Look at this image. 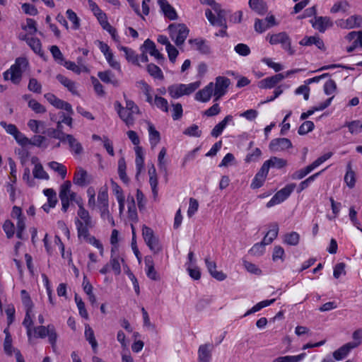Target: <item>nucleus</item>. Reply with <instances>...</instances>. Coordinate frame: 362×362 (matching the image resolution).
Here are the masks:
<instances>
[{"label": "nucleus", "instance_id": "nucleus-57", "mask_svg": "<svg viewBox=\"0 0 362 362\" xmlns=\"http://www.w3.org/2000/svg\"><path fill=\"white\" fill-rule=\"evenodd\" d=\"M262 156V151L259 148H255L252 152L247 154L245 162L247 163L257 162Z\"/></svg>", "mask_w": 362, "mask_h": 362}, {"label": "nucleus", "instance_id": "nucleus-12", "mask_svg": "<svg viewBox=\"0 0 362 362\" xmlns=\"http://www.w3.org/2000/svg\"><path fill=\"white\" fill-rule=\"evenodd\" d=\"M45 98L51 105H52L56 108L60 109V110H64L68 113H70L71 115L74 114V110L72 109L71 104L58 98L54 94L49 93H46L45 95Z\"/></svg>", "mask_w": 362, "mask_h": 362}, {"label": "nucleus", "instance_id": "nucleus-59", "mask_svg": "<svg viewBox=\"0 0 362 362\" xmlns=\"http://www.w3.org/2000/svg\"><path fill=\"white\" fill-rule=\"evenodd\" d=\"M33 176L37 179L48 180L49 175L44 170L42 165L40 163H36L33 171Z\"/></svg>", "mask_w": 362, "mask_h": 362}, {"label": "nucleus", "instance_id": "nucleus-27", "mask_svg": "<svg viewBox=\"0 0 362 362\" xmlns=\"http://www.w3.org/2000/svg\"><path fill=\"white\" fill-rule=\"evenodd\" d=\"M233 118L232 115H229L226 116L222 121H221L214 127L211 132V135L215 138L219 136L222 134L227 124L233 121Z\"/></svg>", "mask_w": 362, "mask_h": 362}, {"label": "nucleus", "instance_id": "nucleus-48", "mask_svg": "<svg viewBox=\"0 0 362 362\" xmlns=\"http://www.w3.org/2000/svg\"><path fill=\"white\" fill-rule=\"evenodd\" d=\"M325 169L322 170L321 171L316 173L311 176L308 177L305 180L302 181L298 186V189L297 192L298 193L301 192L303 190L309 187V185L315 180V179L323 172Z\"/></svg>", "mask_w": 362, "mask_h": 362}, {"label": "nucleus", "instance_id": "nucleus-63", "mask_svg": "<svg viewBox=\"0 0 362 362\" xmlns=\"http://www.w3.org/2000/svg\"><path fill=\"white\" fill-rule=\"evenodd\" d=\"M99 210L101 218L104 221H107V222L110 223L112 226H114L115 223L113 217L110 213L109 206L100 207L99 208Z\"/></svg>", "mask_w": 362, "mask_h": 362}, {"label": "nucleus", "instance_id": "nucleus-13", "mask_svg": "<svg viewBox=\"0 0 362 362\" xmlns=\"http://www.w3.org/2000/svg\"><path fill=\"white\" fill-rule=\"evenodd\" d=\"M310 22L320 33H325L327 28L333 25L331 18L328 16H315Z\"/></svg>", "mask_w": 362, "mask_h": 362}, {"label": "nucleus", "instance_id": "nucleus-31", "mask_svg": "<svg viewBox=\"0 0 362 362\" xmlns=\"http://www.w3.org/2000/svg\"><path fill=\"white\" fill-rule=\"evenodd\" d=\"M279 233V226L276 223L270 225V229L264 237L262 241L264 245L271 244L277 237Z\"/></svg>", "mask_w": 362, "mask_h": 362}, {"label": "nucleus", "instance_id": "nucleus-25", "mask_svg": "<svg viewBox=\"0 0 362 362\" xmlns=\"http://www.w3.org/2000/svg\"><path fill=\"white\" fill-rule=\"evenodd\" d=\"M268 171L262 165L257 173L255 175L252 182L251 183V187L252 189H258L261 187L268 175Z\"/></svg>", "mask_w": 362, "mask_h": 362}, {"label": "nucleus", "instance_id": "nucleus-40", "mask_svg": "<svg viewBox=\"0 0 362 362\" xmlns=\"http://www.w3.org/2000/svg\"><path fill=\"white\" fill-rule=\"evenodd\" d=\"M144 47L148 53L157 59H163V55L156 49L155 43L149 39L144 41Z\"/></svg>", "mask_w": 362, "mask_h": 362}, {"label": "nucleus", "instance_id": "nucleus-4", "mask_svg": "<svg viewBox=\"0 0 362 362\" xmlns=\"http://www.w3.org/2000/svg\"><path fill=\"white\" fill-rule=\"evenodd\" d=\"M170 37L177 46L182 45L189 35V29L183 23H172L168 28Z\"/></svg>", "mask_w": 362, "mask_h": 362}, {"label": "nucleus", "instance_id": "nucleus-7", "mask_svg": "<svg viewBox=\"0 0 362 362\" xmlns=\"http://www.w3.org/2000/svg\"><path fill=\"white\" fill-rule=\"evenodd\" d=\"M142 236L149 249L155 254L162 250L159 239L154 235L153 230L146 226L142 227Z\"/></svg>", "mask_w": 362, "mask_h": 362}, {"label": "nucleus", "instance_id": "nucleus-62", "mask_svg": "<svg viewBox=\"0 0 362 362\" xmlns=\"http://www.w3.org/2000/svg\"><path fill=\"white\" fill-rule=\"evenodd\" d=\"M172 117L174 120H177L182 117L183 109L180 103H172Z\"/></svg>", "mask_w": 362, "mask_h": 362}, {"label": "nucleus", "instance_id": "nucleus-41", "mask_svg": "<svg viewBox=\"0 0 362 362\" xmlns=\"http://www.w3.org/2000/svg\"><path fill=\"white\" fill-rule=\"evenodd\" d=\"M126 162L124 158H121L118 160V175L120 180L125 184L129 183V177L126 173Z\"/></svg>", "mask_w": 362, "mask_h": 362}, {"label": "nucleus", "instance_id": "nucleus-46", "mask_svg": "<svg viewBox=\"0 0 362 362\" xmlns=\"http://www.w3.org/2000/svg\"><path fill=\"white\" fill-rule=\"evenodd\" d=\"M48 166L54 172L57 173L63 180L66 177L67 170L66 166L63 164L57 161H51L48 163Z\"/></svg>", "mask_w": 362, "mask_h": 362}, {"label": "nucleus", "instance_id": "nucleus-21", "mask_svg": "<svg viewBox=\"0 0 362 362\" xmlns=\"http://www.w3.org/2000/svg\"><path fill=\"white\" fill-rule=\"evenodd\" d=\"M89 175L86 170L81 167H78L74 174V183L78 186H86L90 182Z\"/></svg>", "mask_w": 362, "mask_h": 362}, {"label": "nucleus", "instance_id": "nucleus-10", "mask_svg": "<svg viewBox=\"0 0 362 362\" xmlns=\"http://www.w3.org/2000/svg\"><path fill=\"white\" fill-rule=\"evenodd\" d=\"M230 85V79L224 76L216 78V83L214 84V95L215 100H219L227 92Z\"/></svg>", "mask_w": 362, "mask_h": 362}, {"label": "nucleus", "instance_id": "nucleus-64", "mask_svg": "<svg viewBox=\"0 0 362 362\" xmlns=\"http://www.w3.org/2000/svg\"><path fill=\"white\" fill-rule=\"evenodd\" d=\"M22 303L25 306V310H33V303L30 299L29 293L25 290L21 291Z\"/></svg>", "mask_w": 362, "mask_h": 362}, {"label": "nucleus", "instance_id": "nucleus-37", "mask_svg": "<svg viewBox=\"0 0 362 362\" xmlns=\"http://www.w3.org/2000/svg\"><path fill=\"white\" fill-rule=\"evenodd\" d=\"M84 334L86 339L91 345L93 351L96 353L98 349V342L95 339L94 332L89 325H86Z\"/></svg>", "mask_w": 362, "mask_h": 362}, {"label": "nucleus", "instance_id": "nucleus-49", "mask_svg": "<svg viewBox=\"0 0 362 362\" xmlns=\"http://www.w3.org/2000/svg\"><path fill=\"white\" fill-rule=\"evenodd\" d=\"M314 169L315 168L313 167V165L310 164L304 168H302L294 172L291 175V178L293 180H301L307 175H308L310 173H311Z\"/></svg>", "mask_w": 362, "mask_h": 362}, {"label": "nucleus", "instance_id": "nucleus-17", "mask_svg": "<svg viewBox=\"0 0 362 362\" xmlns=\"http://www.w3.org/2000/svg\"><path fill=\"white\" fill-rule=\"evenodd\" d=\"M360 344V342H349L341 346L333 353V357L337 361H340L344 358L351 349L357 347Z\"/></svg>", "mask_w": 362, "mask_h": 362}, {"label": "nucleus", "instance_id": "nucleus-9", "mask_svg": "<svg viewBox=\"0 0 362 362\" xmlns=\"http://www.w3.org/2000/svg\"><path fill=\"white\" fill-rule=\"evenodd\" d=\"M227 13L228 12L226 10L223 9L222 12L216 13L217 16H216V15L213 13L211 10H210L209 8H207L205 11V16L207 20L212 25L219 26L225 29L227 28L226 18Z\"/></svg>", "mask_w": 362, "mask_h": 362}, {"label": "nucleus", "instance_id": "nucleus-38", "mask_svg": "<svg viewBox=\"0 0 362 362\" xmlns=\"http://www.w3.org/2000/svg\"><path fill=\"white\" fill-rule=\"evenodd\" d=\"M344 182L350 189L354 188L355 186L356 174L351 168V163H349L346 165V173L344 176Z\"/></svg>", "mask_w": 362, "mask_h": 362}, {"label": "nucleus", "instance_id": "nucleus-47", "mask_svg": "<svg viewBox=\"0 0 362 362\" xmlns=\"http://www.w3.org/2000/svg\"><path fill=\"white\" fill-rule=\"evenodd\" d=\"M275 301V299H271V300H262L258 303H257L255 305H254L251 309L248 310L244 315V317H246L249 315L253 314L256 312L259 311L261 309L267 307L270 305H272Z\"/></svg>", "mask_w": 362, "mask_h": 362}, {"label": "nucleus", "instance_id": "nucleus-39", "mask_svg": "<svg viewBox=\"0 0 362 362\" xmlns=\"http://www.w3.org/2000/svg\"><path fill=\"white\" fill-rule=\"evenodd\" d=\"M98 208L109 206L108 194L107 186L100 187L98 194Z\"/></svg>", "mask_w": 362, "mask_h": 362}, {"label": "nucleus", "instance_id": "nucleus-6", "mask_svg": "<svg viewBox=\"0 0 362 362\" xmlns=\"http://www.w3.org/2000/svg\"><path fill=\"white\" fill-rule=\"evenodd\" d=\"M33 331L35 337L44 339L47 337L48 341L52 345V349H55L57 340V334L55 327L53 325L49 324L47 326L40 325L35 327Z\"/></svg>", "mask_w": 362, "mask_h": 362}, {"label": "nucleus", "instance_id": "nucleus-44", "mask_svg": "<svg viewBox=\"0 0 362 362\" xmlns=\"http://www.w3.org/2000/svg\"><path fill=\"white\" fill-rule=\"evenodd\" d=\"M350 7L349 3L346 0L337 1L330 8V13H337L338 12H346Z\"/></svg>", "mask_w": 362, "mask_h": 362}, {"label": "nucleus", "instance_id": "nucleus-22", "mask_svg": "<svg viewBox=\"0 0 362 362\" xmlns=\"http://www.w3.org/2000/svg\"><path fill=\"white\" fill-rule=\"evenodd\" d=\"M287 165V160L278 158L276 156H272L269 160L264 162L262 166L269 172L270 168L281 169Z\"/></svg>", "mask_w": 362, "mask_h": 362}, {"label": "nucleus", "instance_id": "nucleus-16", "mask_svg": "<svg viewBox=\"0 0 362 362\" xmlns=\"http://www.w3.org/2000/svg\"><path fill=\"white\" fill-rule=\"evenodd\" d=\"M158 4L165 18L171 21L176 20L178 18L175 9L167 0H158Z\"/></svg>", "mask_w": 362, "mask_h": 362}, {"label": "nucleus", "instance_id": "nucleus-20", "mask_svg": "<svg viewBox=\"0 0 362 362\" xmlns=\"http://www.w3.org/2000/svg\"><path fill=\"white\" fill-rule=\"evenodd\" d=\"M189 43L192 45L194 49L199 51L202 54H209L211 53V47L204 39H191L189 40Z\"/></svg>", "mask_w": 362, "mask_h": 362}, {"label": "nucleus", "instance_id": "nucleus-45", "mask_svg": "<svg viewBox=\"0 0 362 362\" xmlns=\"http://www.w3.org/2000/svg\"><path fill=\"white\" fill-rule=\"evenodd\" d=\"M250 7L259 14H264L267 11L266 6L263 0H250Z\"/></svg>", "mask_w": 362, "mask_h": 362}, {"label": "nucleus", "instance_id": "nucleus-50", "mask_svg": "<svg viewBox=\"0 0 362 362\" xmlns=\"http://www.w3.org/2000/svg\"><path fill=\"white\" fill-rule=\"evenodd\" d=\"M27 44L37 54H42V44L40 40L37 37H28L26 40Z\"/></svg>", "mask_w": 362, "mask_h": 362}, {"label": "nucleus", "instance_id": "nucleus-43", "mask_svg": "<svg viewBox=\"0 0 362 362\" xmlns=\"http://www.w3.org/2000/svg\"><path fill=\"white\" fill-rule=\"evenodd\" d=\"M149 141L151 146L155 147L160 140V133L155 129L153 124H148Z\"/></svg>", "mask_w": 362, "mask_h": 362}, {"label": "nucleus", "instance_id": "nucleus-53", "mask_svg": "<svg viewBox=\"0 0 362 362\" xmlns=\"http://www.w3.org/2000/svg\"><path fill=\"white\" fill-rule=\"evenodd\" d=\"M345 126L348 127L349 131L351 134H357L362 132V122L360 120L346 122Z\"/></svg>", "mask_w": 362, "mask_h": 362}, {"label": "nucleus", "instance_id": "nucleus-51", "mask_svg": "<svg viewBox=\"0 0 362 362\" xmlns=\"http://www.w3.org/2000/svg\"><path fill=\"white\" fill-rule=\"evenodd\" d=\"M300 235L297 232L286 233L284 238V243L289 245H297L299 243Z\"/></svg>", "mask_w": 362, "mask_h": 362}, {"label": "nucleus", "instance_id": "nucleus-58", "mask_svg": "<svg viewBox=\"0 0 362 362\" xmlns=\"http://www.w3.org/2000/svg\"><path fill=\"white\" fill-rule=\"evenodd\" d=\"M43 192L47 197L49 207H54L57 202V194L54 190L53 189H45Z\"/></svg>", "mask_w": 362, "mask_h": 362}, {"label": "nucleus", "instance_id": "nucleus-1", "mask_svg": "<svg viewBox=\"0 0 362 362\" xmlns=\"http://www.w3.org/2000/svg\"><path fill=\"white\" fill-rule=\"evenodd\" d=\"M123 97L125 101V107H123L119 101L114 103V107L119 118L127 127H131L134 124L135 115L141 113L140 110L133 100L127 98L125 93H123Z\"/></svg>", "mask_w": 362, "mask_h": 362}, {"label": "nucleus", "instance_id": "nucleus-33", "mask_svg": "<svg viewBox=\"0 0 362 362\" xmlns=\"http://www.w3.org/2000/svg\"><path fill=\"white\" fill-rule=\"evenodd\" d=\"M57 79L64 86H65L72 94L78 95L76 83L74 81L70 80L69 78L62 74H58L57 76Z\"/></svg>", "mask_w": 362, "mask_h": 362}, {"label": "nucleus", "instance_id": "nucleus-36", "mask_svg": "<svg viewBox=\"0 0 362 362\" xmlns=\"http://www.w3.org/2000/svg\"><path fill=\"white\" fill-rule=\"evenodd\" d=\"M75 224L77 229L78 239L86 241L90 236L89 229L92 228L93 226H83L78 220H75Z\"/></svg>", "mask_w": 362, "mask_h": 362}, {"label": "nucleus", "instance_id": "nucleus-3", "mask_svg": "<svg viewBox=\"0 0 362 362\" xmlns=\"http://www.w3.org/2000/svg\"><path fill=\"white\" fill-rule=\"evenodd\" d=\"M199 86V81H195L189 84L176 83L169 86L167 90L172 98L177 99L183 95H190Z\"/></svg>", "mask_w": 362, "mask_h": 362}, {"label": "nucleus", "instance_id": "nucleus-28", "mask_svg": "<svg viewBox=\"0 0 362 362\" xmlns=\"http://www.w3.org/2000/svg\"><path fill=\"white\" fill-rule=\"evenodd\" d=\"M78 218L75 220L79 221L83 226H94L95 223L92 220V218L88 212L85 208H81V210H78L77 211Z\"/></svg>", "mask_w": 362, "mask_h": 362}, {"label": "nucleus", "instance_id": "nucleus-5", "mask_svg": "<svg viewBox=\"0 0 362 362\" xmlns=\"http://www.w3.org/2000/svg\"><path fill=\"white\" fill-rule=\"evenodd\" d=\"M267 40L269 42L274 45L280 44L282 49L288 52L290 55L295 54V50L291 47V38L286 32H281L276 34H268L267 35Z\"/></svg>", "mask_w": 362, "mask_h": 362}, {"label": "nucleus", "instance_id": "nucleus-24", "mask_svg": "<svg viewBox=\"0 0 362 362\" xmlns=\"http://www.w3.org/2000/svg\"><path fill=\"white\" fill-rule=\"evenodd\" d=\"M166 148H162L158 156V166L159 170L163 173L165 180H168V160L165 159Z\"/></svg>", "mask_w": 362, "mask_h": 362}, {"label": "nucleus", "instance_id": "nucleus-11", "mask_svg": "<svg viewBox=\"0 0 362 362\" xmlns=\"http://www.w3.org/2000/svg\"><path fill=\"white\" fill-rule=\"evenodd\" d=\"M62 143L67 144L69 151L76 156L81 155L83 153L82 144L72 134H66Z\"/></svg>", "mask_w": 362, "mask_h": 362}, {"label": "nucleus", "instance_id": "nucleus-52", "mask_svg": "<svg viewBox=\"0 0 362 362\" xmlns=\"http://www.w3.org/2000/svg\"><path fill=\"white\" fill-rule=\"evenodd\" d=\"M148 73L154 78L163 79V74L161 69L154 64H149L147 66Z\"/></svg>", "mask_w": 362, "mask_h": 362}, {"label": "nucleus", "instance_id": "nucleus-14", "mask_svg": "<svg viewBox=\"0 0 362 362\" xmlns=\"http://www.w3.org/2000/svg\"><path fill=\"white\" fill-rule=\"evenodd\" d=\"M292 147L291 141L287 138H277L271 141L269 148L272 152H279Z\"/></svg>", "mask_w": 362, "mask_h": 362}, {"label": "nucleus", "instance_id": "nucleus-42", "mask_svg": "<svg viewBox=\"0 0 362 362\" xmlns=\"http://www.w3.org/2000/svg\"><path fill=\"white\" fill-rule=\"evenodd\" d=\"M144 158L143 153L141 151V148L137 147L136 148V158H135V164H136V177L141 173V172L144 168Z\"/></svg>", "mask_w": 362, "mask_h": 362}, {"label": "nucleus", "instance_id": "nucleus-35", "mask_svg": "<svg viewBox=\"0 0 362 362\" xmlns=\"http://www.w3.org/2000/svg\"><path fill=\"white\" fill-rule=\"evenodd\" d=\"M117 250V247H112L111 250V257L110 260V265L112 267L114 273L116 275H119L121 273V267L119 263V257L116 255L115 252Z\"/></svg>", "mask_w": 362, "mask_h": 362}, {"label": "nucleus", "instance_id": "nucleus-19", "mask_svg": "<svg viewBox=\"0 0 362 362\" xmlns=\"http://www.w3.org/2000/svg\"><path fill=\"white\" fill-rule=\"evenodd\" d=\"M206 268L212 277L218 281H223L226 279V275L221 271L216 270V264L211 261L209 257L205 258Z\"/></svg>", "mask_w": 362, "mask_h": 362}, {"label": "nucleus", "instance_id": "nucleus-8", "mask_svg": "<svg viewBox=\"0 0 362 362\" xmlns=\"http://www.w3.org/2000/svg\"><path fill=\"white\" fill-rule=\"evenodd\" d=\"M295 183H291L286 185L284 188L278 191L272 198L267 202V207L270 208L274 205L279 204L286 200L294 190Z\"/></svg>", "mask_w": 362, "mask_h": 362}, {"label": "nucleus", "instance_id": "nucleus-18", "mask_svg": "<svg viewBox=\"0 0 362 362\" xmlns=\"http://www.w3.org/2000/svg\"><path fill=\"white\" fill-rule=\"evenodd\" d=\"M212 95H214V83L211 82L204 88L199 90L195 94L194 98L197 101L206 103L210 100Z\"/></svg>", "mask_w": 362, "mask_h": 362}, {"label": "nucleus", "instance_id": "nucleus-32", "mask_svg": "<svg viewBox=\"0 0 362 362\" xmlns=\"http://www.w3.org/2000/svg\"><path fill=\"white\" fill-rule=\"evenodd\" d=\"M117 47L124 52L125 58L129 62L139 66V57L132 49L122 45H119Z\"/></svg>", "mask_w": 362, "mask_h": 362}, {"label": "nucleus", "instance_id": "nucleus-55", "mask_svg": "<svg viewBox=\"0 0 362 362\" xmlns=\"http://www.w3.org/2000/svg\"><path fill=\"white\" fill-rule=\"evenodd\" d=\"M32 313V310H25V316L23 322V325L27 329V335L28 339H30L32 336V329L31 327L33 324V320L30 316V313Z\"/></svg>", "mask_w": 362, "mask_h": 362}, {"label": "nucleus", "instance_id": "nucleus-61", "mask_svg": "<svg viewBox=\"0 0 362 362\" xmlns=\"http://www.w3.org/2000/svg\"><path fill=\"white\" fill-rule=\"evenodd\" d=\"M62 65H64L67 69L74 71L76 74H79L81 71H87L88 69L86 66H79L74 62L71 61H65Z\"/></svg>", "mask_w": 362, "mask_h": 362}, {"label": "nucleus", "instance_id": "nucleus-26", "mask_svg": "<svg viewBox=\"0 0 362 362\" xmlns=\"http://www.w3.org/2000/svg\"><path fill=\"white\" fill-rule=\"evenodd\" d=\"M211 349L212 345L211 344H202L199 347V362H210L211 358Z\"/></svg>", "mask_w": 362, "mask_h": 362}, {"label": "nucleus", "instance_id": "nucleus-54", "mask_svg": "<svg viewBox=\"0 0 362 362\" xmlns=\"http://www.w3.org/2000/svg\"><path fill=\"white\" fill-rule=\"evenodd\" d=\"M154 105L160 110L164 112H168L169 111V105L168 100L161 97L156 95L153 101Z\"/></svg>", "mask_w": 362, "mask_h": 362}, {"label": "nucleus", "instance_id": "nucleus-56", "mask_svg": "<svg viewBox=\"0 0 362 362\" xmlns=\"http://www.w3.org/2000/svg\"><path fill=\"white\" fill-rule=\"evenodd\" d=\"M74 299H75V302L76 303L77 308L78 309L79 315L82 317L88 320V313L86 309L85 303L82 300L81 298L79 297L78 296V294H76Z\"/></svg>", "mask_w": 362, "mask_h": 362}, {"label": "nucleus", "instance_id": "nucleus-30", "mask_svg": "<svg viewBox=\"0 0 362 362\" xmlns=\"http://www.w3.org/2000/svg\"><path fill=\"white\" fill-rule=\"evenodd\" d=\"M98 78L104 83H111L114 86H118L119 81L115 77L110 71H100L98 73Z\"/></svg>", "mask_w": 362, "mask_h": 362}, {"label": "nucleus", "instance_id": "nucleus-60", "mask_svg": "<svg viewBox=\"0 0 362 362\" xmlns=\"http://www.w3.org/2000/svg\"><path fill=\"white\" fill-rule=\"evenodd\" d=\"M66 13L68 19L72 23V28L78 30L80 27V19L76 13L71 9H68Z\"/></svg>", "mask_w": 362, "mask_h": 362}, {"label": "nucleus", "instance_id": "nucleus-15", "mask_svg": "<svg viewBox=\"0 0 362 362\" xmlns=\"http://www.w3.org/2000/svg\"><path fill=\"white\" fill-rule=\"evenodd\" d=\"M282 80H284V76L281 74H277L259 81L258 87L262 89H270L274 88Z\"/></svg>", "mask_w": 362, "mask_h": 362}, {"label": "nucleus", "instance_id": "nucleus-23", "mask_svg": "<svg viewBox=\"0 0 362 362\" xmlns=\"http://www.w3.org/2000/svg\"><path fill=\"white\" fill-rule=\"evenodd\" d=\"M146 276L153 281L159 280V276L154 268V262L151 256H146L144 258Z\"/></svg>", "mask_w": 362, "mask_h": 362}, {"label": "nucleus", "instance_id": "nucleus-34", "mask_svg": "<svg viewBox=\"0 0 362 362\" xmlns=\"http://www.w3.org/2000/svg\"><path fill=\"white\" fill-rule=\"evenodd\" d=\"M344 27L346 29H352L362 27V16L353 15L349 17Z\"/></svg>", "mask_w": 362, "mask_h": 362}, {"label": "nucleus", "instance_id": "nucleus-2", "mask_svg": "<svg viewBox=\"0 0 362 362\" xmlns=\"http://www.w3.org/2000/svg\"><path fill=\"white\" fill-rule=\"evenodd\" d=\"M28 65V60L24 57H18L9 69L4 73V80H11L14 84H18L22 78V74Z\"/></svg>", "mask_w": 362, "mask_h": 362}, {"label": "nucleus", "instance_id": "nucleus-29", "mask_svg": "<svg viewBox=\"0 0 362 362\" xmlns=\"http://www.w3.org/2000/svg\"><path fill=\"white\" fill-rule=\"evenodd\" d=\"M334 95L327 99L325 102L319 104L317 106L313 107L312 109L308 110L306 112H303L300 115V119L303 120L312 115L315 111H321L330 105Z\"/></svg>", "mask_w": 362, "mask_h": 362}]
</instances>
